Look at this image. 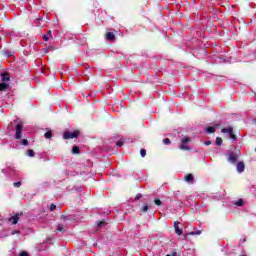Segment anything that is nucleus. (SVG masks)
Returning a JSON list of instances; mask_svg holds the SVG:
<instances>
[{"label": "nucleus", "instance_id": "obj_9", "mask_svg": "<svg viewBox=\"0 0 256 256\" xmlns=\"http://www.w3.org/2000/svg\"><path fill=\"white\" fill-rule=\"evenodd\" d=\"M106 39H108V41H115V34L113 32H108L106 34Z\"/></svg>", "mask_w": 256, "mask_h": 256}, {"label": "nucleus", "instance_id": "obj_36", "mask_svg": "<svg viewBox=\"0 0 256 256\" xmlns=\"http://www.w3.org/2000/svg\"><path fill=\"white\" fill-rule=\"evenodd\" d=\"M205 145H211V141H206Z\"/></svg>", "mask_w": 256, "mask_h": 256}, {"label": "nucleus", "instance_id": "obj_16", "mask_svg": "<svg viewBox=\"0 0 256 256\" xmlns=\"http://www.w3.org/2000/svg\"><path fill=\"white\" fill-rule=\"evenodd\" d=\"M216 145H218V146L223 145V139H221L220 137H217L216 138Z\"/></svg>", "mask_w": 256, "mask_h": 256}, {"label": "nucleus", "instance_id": "obj_12", "mask_svg": "<svg viewBox=\"0 0 256 256\" xmlns=\"http://www.w3.org/2000/svg\"><path fill=\"white\" fill-rule=\"evenodd\" d=\"M222 133H228L229 135L231 134V132L233 131V127L229 126L227 128H223Z\"/></svg>", "mask_w": 256, "mask_h": 256}, {"label": "nucleus", "instance_id": "obj_19", "mask_svg": "<svg viewBox=\"0 0 256 256\" xmlns=\"http://www.w3.org/2000/svg\"><path fill=\"white\" fill-rule=\"evenodd\" d=\"M235 205H237V207H242L243 205V199H240L238 201L235 202Z\"/></svg>", "mask_w": 256, "mask_h": 256}, {"label": "nucleus", "instance_id": "obj_17", "mask_svg": "<svg viewBox=\"0 0 256 256\" xmlns=\"http://www.w3.org/2000/svg\"><path fill=\"white\" fill-rule=\"evenodd\" d=\"M44 137L46 138V139H51V137H53V135L51 134V132H46L45 134H44Z\"/></svg>", "mask_w": 256, "mask_h": 256}, {"label": "nucleus", "instance_id": "obj_23", "mask_svg": "<svg viewBox=\"0 0 256 256\" xmlns=\"http://www.w3.org/2000/svg\"><path fill=\"white\" fill-rule=\"evenodd\" d=\"M154 203L155 205H158V206H161L163 204V202H161V200L159 199L154 200Z\"/></svg>", "mask_w": 256, "mask_h": 256}, {"label": "nucleus", "instance_id": "obj_34", "mask_svg": "<svg viewBox=\"0 0 256 256\" xmlns=\"http://www.w3.org/2000/svg\"><path fill=\"white\" fill-rule=\"evenodd\" d=\"M6 55H7L8 57H11V56L13 55V53H11V52H6Z\"/></svg>", "mask_w": 256, "mask_h": 256}, {"label": "nucleus", "instance_id": "obj_11", "mask_svg": "<svg viewBox=\"0 0 256 256\" xmlns=\"http://www.w3.org/2000/svg\"><path fill=\"white\" fill-rule=\"evenodd\" d=\"M228 161L230 163H237V156L236 155H230L229 158H228Z\"/></svg>", "mask_w": 256, "mask_h": 256}, {"label": "nucleus", "instance_id": "obj_22", "mask_svg": "<svg viewBox=\"0 0 256 256\" xmlns=\"http://www.w3.org/2000/svg\"><path fill=\"white\" fill-rule=\"evenodd\" d=\"M140 154H141V157H145V155H147V150L141 149Z\"/></svg>", "mask_w": 256, "mask_h": 256}, {"label": "nucleus", "instance_id": "obj_25", "mask_svg": "<svg viewBox=\"0 0 256 256\" xmlns=\"http://www.w3.org/2000/svg\"><path fill=\"white\" fill-rule=\"evenodd\" d=\"M117 147H123V140H119L117 143H116Z\"/></svg>", "mask_w": 256, "mask_h": 256}, {"label": "nucleus", "instance_id": "obj_31", "mask_svg": "<svg viewBox=\"0 0 256 256\" xmlns=\"http://www.w3.org/2000/svg\"><path fill=\"white\" fill-rule=\"evenodd\" d=\"M103 225H105V222H103V221L98 223V227H103Z\"/></svg>", "mask_w": 256, "mask_h": 256}, {"label": "nucleus", "instance_id": "obj_10", "mask_svg": "<svg viewBox=\"0 0 256 256\" xmlns=\"http://www.w3.org/2000/svg\"><path fill=\"white\" fill-rule=\"evenodd\" d=\"M1 81L3 83H6L7 81H10L9 74H7V73L2 74Z\"/></svg>", "mask_w": 256, "mask_h": 256}, {"label": "nucleus", "instance_id": "obj_30", "mask_svg": "<svg viewBox=\"0 0 256 256\" xmlns=\"http://www.w3.org/2000/svg\"><path fill=\"white\" fill-rule=\"evenodd\" d=\"M142 195L141 194H137L135 197V200L138 201V199H141Z\"/></svg>", "mask_w": 256, "mask_h": 256}, {"label": "nucleus", "instance_id": "obj_27", "mask_svg": "<svg viewBox=\"0 0 256 256\" xmlns=\"http://www.w3.org/2000/svg\"><path fill=\"white\" fill-rule=\"evenodd\" d=\"M142 211H144V213L149 211V206L147 205L143 206Z\"/></svg>", "mask_w": 256, "mask_h": 256}, {"label": "nucleus", "instance_id": "obj_5", "mask_svg": "<svg viewBox=\"0 0 256 256\" xmlns=\"http://www.w3.org/2000/svg\"><path fill=\"white\" fill-rule=\"evenodd\" d=\"M174 229L177 235H183V230L179 228V222L174 223Z\"/></svg>", "mask_w": 256, "mask_h": 256}, {"label": "nucleus", "instance_id": "obj_33", "mask_svg": "<svg viewBox=\"0 0 256 256\" xmlns=\"http://www.w3.org/2000/svg\"><path fill=\"white\" fill-rule=\"evenodd\" d=\"M43 39L46 40V41H49V37L47 35H44Z\"/></svg>", "mask_w": 256, "mask_h": 256}, {"label": "nucleus", "instance_id": "obj_7", "mask_svg": "<svg viewBox=\"0 0 256 256\" xmlns=\"http://www.w3.org/2000/svg\"><path fill=\"white\" fill-rule=\"evenodd\" d=\"M9 221H11L13 225H17V223H19V215L16 214V215L12 216L9 219Z\"/></svg>", "mask_w": 256, "mask_h": 256}, {"label": "nucleus", "instance_id": "obj_20", "mask_svg": "<svg viewBox=\"0 0 256 256\" xmlns=\"http://www.w3.org/2000/svg\"><path fill=\"white\" fill-rule=\"evenodd\" d=\"M187 235H201V230H198L196 232H190V233L186 234V237H187Z\"/></svg>", "mask_w": 256, "mask_h": 256}, {"label": "nucleus", "instance_id": "obj_4", "mask_svg": "<svg viewBox=\"0 0 256 256\" xmlns=\"http://www.w3.org/2000/svg\"><path fill=\"white\" fill-rule=\"evenodd\" d=\"M236 169H237L238 173H243V171H245V163L238 162Z\"/></svg>", "mask_w": 256, "mask_h": 256}, {"label": "nucleus", "instance_id": "obj_28", "mask_svg": "<svg viewBox=\"0 0 256 256\" xmlns=\"http://www.w3.org/2000/svg\"><path fill=\"white\" fill-rule=\"evenodd\" d=\"M22 145H25V146L29 145V141H27V139H23L22 140Z\"/></svg>", "mask_w": 256, "mask_h": 256}, {"label": "nucleus", "instance_id": "obj_18", "mask_svg": "<svg viewBox=\"0 0 256 256\" xmlns=\"http://www.w3.org/2000/svg\"><path fill=\"white\" fill-rule=\"evenodd\" d=\"M72 153H74L75 155H77V153H79V147L74 146V147L72 148Z\"/></svg>", "mask_w": 256, "mask_h": 256}, {"label": "nucleus", "instance_id": "obj_29", "mask_svg": "<svg viewBox=\"0 0 256 256\" xmlns=\"http://www.w3.org/2000/svg\"><path fill=\"white\" fill-rule=\"evenodd\" d=\"M14 187H21V182H15Z\"/></svg>", "mask_w": 256, "mask_h": 256}, {"label": "nucleus", "instance_id": "obj_24", "mask_svg": "<svg viewBox=\"0 0 256 256\" xmlns=\"http://www.w3.org/2000/svg\"><path fill=\"white\" fill-rule=\"evenodd\" d=\"M230 139H233V141H237V136L233 134V132L230 134Z\"/></svg>", "mask_w": 256, "mask_h": 256}, {"label": "nucleus", "instance_id": "obj_15", "mask_svg": "<svg viewBox=\"0 0 256 256\" xmlns=\"http://www.w3.org/2000/svg\"><path fill=\"white\" fill-rule=\"evenodd\" d=\"M26 155H28V157H35V151H33V150H28V151L26 152Z\"/></svg>", "mask_w": 256, "mask_h": 256}, {"label": "nucleus", "instance_id": "obj_8", "mask_svg": "<svg viewBox=\"0 0 256 256\" xmlns=\"http://www.w3.org/2000/svg\"><path fill=\"white\" fill-rule=\"evenodd\" d=\"M185 181L187 183H193V181H195V178L193 177V174H188L185 176Z\"/></svg>", "mask_w": 256, "mask_h": 256}, {"label": "nucleus", "instance_id": "obj_14", "mask_svg": "<svg viewBox=\"0 0 256 256\" xmlns=\"http://www.w3.org/2000/svg\"><path fill=\"white\" fill-rule=\"evenodd\" d=\"M57 231H60L61 233H64V231H65V226H63V224H59V225L57 226Z\"/></svg>", "mask_w": 256, "mask_h": 256}, {"label": "nucleus", "instance_id": "obj_13", "mask_svg": "<svg viewBox=\"0 0 256 256\" xmlns=\"http://www.w3.org/2000/svg\"><path fill=\"white\" fill-rule=\"evenodd\" d=\"M216 129L217 128L215 126H210V127L206 128V131H207V133H215Z\"/></svg>", "mask_w": 256, "mask_h": 256}, {"label": "nucleus", "instance_id": "obj_1", "mask_svg": "<svg viewBox=\"0 0 256 256\" xmlns=\"http://www.w3.org/2000/svg\"><path fill=\"white\" fill-rule=\"evenodd\" d=\"M191 142L190 138L184 137L182 138V144L180 145L179 149L182 151H189L191 148L187 145V143Z\"/></svg>", "mask_w": 256, "mask_h": 256}, {"label": "nucleus", "instance_id": "obj_35", "mask_svg": "<svg viewBox=\"0 0 256 256\" xmlns=\"http://www.w3.org/2000/svg\"><path fill=\"white\" fill-rule=\"evenodd\" d=\"M166 256H177V253L174 252L173 254H168V255H166Z\"/></svg>", "mask_w": 256, "mask_h": 256}, {"label": "nucleus", "instance_id": "obj_21", "mask_svg": "<svg viewBox=\"0 0 256 256\" xmlns=\"http://www.w3.org/2000/svg\"><path fill=\"white\" fill-rule=\"evenodd\" d=\"M164 145H171V140L169 138H165L163 140Z\"/></svg>", "mask_w": 256, "mask_h": 256}, {"label": "nucleus", "instance_id": "obj_2", "mask_svg": "<svg viewBox=\"0 0 256 256\" xmlns=\"http://www.w3.org/2000/svg\"><path fill=\"white\" fill-rule=\"evenodd\" d=\"M79 137V130H76L74 132H65L63 135L64 139H75Z\"/></svg>", "mask_w": 256, "mask_h": 256}, {"label": "nucleus", "instance_id": "obj_3", "mask_svg": "<svg viewBox=\"0 0 256 256\" xmlns=\"http://www.w3.org/2000/svg\"><path fill=\"white\" fill-rule=\"evenodd\" d=\"M23 131V124L19 123L16 125V134L15 137L16 139H21V133Z\"/></svg>", "mask_w": 256, "mask_h": 256}, {"label": "nucleus", "instance_id": "obj_6", "mask_svg": "<svg viewBox=\"0 0 256 256\" xmlns=\"http://www.w3.org/2000/svg\"><path fill=\"white\" fill-rule=\"evenodd\" d=\"M9 89V83L2 82L0 83V91H7Z\"/></svg>", "mask_w": 256, "mask_h": 256}, {"label": "nucleus", "instance_id": "obj_32", "mask_svg": "<svg viewBox=\"0 0 256 256\" xmlns=\"http://www.w3.org/2000/svg\"><path fill=\"white\" fill-rule=\"evenodd\" d=\"M20 256H29V254L27 252H21Z\"/></svg>", "mask_w": 256, "mask_h": 256}, {"label": "nucleus", "instance_id": "obj_26", "mask_svg": "<svg viewBox=\"0 0 256 256\" xmlns=\"http://www.w3.org/2000/svg\"><path fill=\"white\" fill-rule=\"evenodd\" d=\"M57 209V206L55 204H51L50 211H54Z\"/></svg>", "mask_w": 256, "mask_h": 256}]
</instances>
